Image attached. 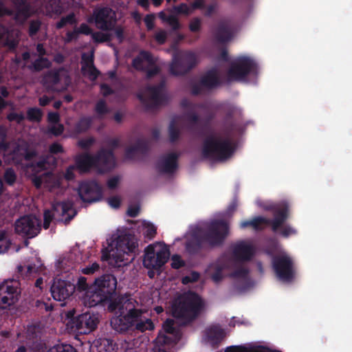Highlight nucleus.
<instances>
[{
  "label": "nucleus",
  "instance_id": "obj_25",
  "mask_svg": "<svg viewBox=\"0 0 352 352\" xmlns=\"http://www.w3.org/2000/svg\"><path fill=\"white\" fill-rule=\"evenodd\" d=\"M176 159L177 156L174 153L162 157L157 165L158 171L165 173L172 172L176 167Z\"/></svg>",
  "mask_w": 352,
  "mask_h": 352
},
{
  "label": "nucleus",
  "instance_id": "obj_13",
  "mask_svg": "<svg viewBox=\"0 0 352 352\" xmlns=\"http://www.w3.org/2000/svg\"><path fill=\"white\" fill-rule=\"evenodd\" d=\"M19 292L16 282H5L0 285V308L6 309L18 300Z\"/></svg>",
  "mask_w": 352,
  "mask_h": 352
},
{
  "label": "nucleus",
  "instance_id": "obj_4",
  "mask_svg": "<svg viewBox=\"0 0 352 352\" xmlns=\"http://www.w3.org/2000/svg\"><path fill=\"white\" fill-rule=\"evenodd\" d=\"M232 154L231 145L228 140L218 135H211L206 138L201 148V155L210 161H222Z\"/></svg>",
  "mask_w": 352,
  "mask_h": 352
},
{
  "label": "nucleus",
  "instance_id": "obj_48",
  "mask_svg": "<svg viewBox=\"0 0 352 352\" xmlns=\"http://www.w3.org/2000/svg\"><path fill=\"white\" fill-rule=\"evenodd\" d=\"M279 228H280V233L285 237H287L289 235H292L296 232L295 230L289 226H285L281 227L280 225L278 230Z\"/></svg>",
  "mask_w": 352,
  "mask_h": 352
},
{
  "label": "nucleus",
  "instance_id": "obj_62",
  "mask_svg": "<svg viewBox=\"0 0 352 352\" xmlns=\"http://www.w3.org/2000/svg\"><path fill=\"white\" fill-rule=\"evenodd\" d=\"M96 111L100 115H102L107 112V109L103 101H99L97 103L96 107Z\"/></svg>",
  "mask_w": 352,
  "mask_h": 352
},
{
  "label": "nucleus",
  "instance_id": "obj_19",
  "mask_svg": "<svg viewBox=\"0 0 352 352\" xmlns=\"http://www.w3.org/2000/svg\"><path fill=\"white\" fill-rule=\"evenodd\" d=\"M56 219L65 223L69 221L75 215V211L71 202L56 203L52 205Z\"/></svg>",
  "mask_w": 352,
  "mask_h": 352
},
{
  "label": "nucleus",
  "instance_id": "obj_53",
  "mask_svg": "<svg viewBox=\"0 0 352 352\" xmlns=\"http://www.w3.org/2000/svg\"><path fill=\"white\" fill-rule=\"evenodd\" d=\"M8 119L10 121H15L17 123L21 122L24 119V116L23 113H18L15 112H12L8 115Z\"/></svg>",
  "mask_w": 352,
  "mask_h": 352
},
{
  "label": "nucleus",
  "instance_id": "obj_30",
  "mask_svg": "<svg viewBox=\"0 0 352 352\" xmlns=\"http://www.w3.org/2000/svg\"><path fill=\"white\" fill-rule=\"evenodd\" d=\"M96 352H116L115 345L109 340L104 339L96 345Z\"/></svg>",
  "mask_w": 352,
  "mask_h": 352
},
{
  "label": "nucleus",
  "instance_id": "obj_7",
  "mask_svg": "<svg viewBox=\"0 0 352 352\" xmlns=\"http://www.w3.org/2000/svg\"><path fill=\"white\" fill-rule=\"evenodd\" d=\"M229 227L223 220H215L210 222L204 236L205 241L210 245L220 244L228 235Z\"/></svg>",
  "mask_w": 352,
  "mask_h": 352
},
{
  "label": "nucleus",
  "instance_id": "obj_51",
  "mask_svg": "<svg viewBox=\"0 0 352 352\" xmlns=\"http://www.w3.org/2000/svg\"><path fill=\"white\" fill-rule=\"evenodd\" d=\"M166 37L167 33L164 30H159L155 34V38L160 44L164 43L166 41Z\"/></svg>",
  "mask_w": 352,
  "mask_h": 352
},
{
  "label": "nucleus",
  "instance_id": "obj_18",
  "mask_svg": "<svg viewBox=\"0 0 352 352\" xmlns=\"http://www.w3.org/2000/svg\"><path fill=\"white\" fill-rule=\"evenodd\" d=\"M98 323V317L89 312L82 314L75 319L74 324L80 333L86 334L94 330Z\"/></svg>",
  "mask_w": 352,
  "mask_h": 352
},
{
  "label": "nucleus",
  "instance_id": "obj_42",
  "mask_svg": "<svg viewBox=\"0 0 352 352\" xmlns=\"http://www.w3.org/2000/svg\"><path fill=\"white\" fill-rule=\"evenodd\" d=\"M50 61L45 58H39L34 62L33 67L35 70H41L45 67H48L50 66Z\"/></svg>",
  "mask_w": 352,
  "mask_h": 352
},
{
  "label": "nucleus",
  "instance_id": "obj_28",
  "mask_svg": "<svg viewBox=\"0 0 352 352\" xmlns=\"http://www.w3.org/2000/svg\"><path fill=\"white\" fill-rule=\"evenodd\" d=\"M219 83V78L216 71L208 72L201 80V85L207 89L212 88Z\"/></svg>",
  "mask_w": 352,
  "mask_h": 352
},
{
  "label": "nucleus",
  "instance_id": "obj_21",
  "mask_svg": "<svg viewBox=\"0 0 352 352\" xmlns=\"http://www.w3.org/2000/svg\"><path fill=\"white\" fill-rule=\"evenodd\" d=\"M195 59L194 54L191 53L182 54L179 60H174L170 65V72L174 75H182L186 73L191 67L188 62Z\"/></svg>",
  "mask_w": 352,
  "mask_h": 352
},
{
  "label": "nucleus",
  "instance_id": "obj_31",
  "mask_svg": "<svg viewBox=\"0 0 352 352\" xmlns=\"http://www.w3.org/2000/svg\"><path fill=\"white\" fill-rule=\"evenodd\" d=\"M31 14L30 8L28 5H23L15 14L14 19L16 22L23 23Z\"/></svg>",
  "mask_w": 352,
  "mask_h": 352
},
{
  "label": "nucleus",
  "instance_id": "obj_16",
  "mask_svg": "<svg viewBox=\"0 0 352 352\" xmlns=\"http://www.w3.org/2000/svg\"><path fill=\"white\" fill-rule=\"evenodd\" d=\"M75 286L69 281L55 279L51 287V293L54 300L63 301L74 292Z\"/></svg>",
  "mask_w": 352,
  "mask_h": 352
},
{
  "label": "nucleus",
  "instance_id": "obj_6",
  "mask_svg": "<svg viewBox=\"0 0 352 352\" xmlns=\"http://www.w3.org/2000/svg\"><path fill=\"white\" fill-rule=\"evenodd\" d=\"M169 256L168 249L164 243L151 244L145 249L144 266L151 270L159 269L168 261Z\"/></svg>",
  "mask_w": 352,
  "mask_h": 352
},
{
  "label": "nucleus",
  "instance_id": "obj_34",
  "mask_svg": "<svg viewBox=\"0 0 352 352\" xmlns=\"http://www.w3.org/2000/svg\"><path fill=\"white\" fill-rule=\"evenodd\" d=\"M142 225L144 228L143 234L144 236L148 239H152L154 238L157 233V229L155 226L153 224L146 221H144Z\"/></svg>",
  "mask_w": 352,
  "mask_h": 352
},
{
  "label": "nucleus",
  "instance_id": "obj_29",
  "mask_svg": "<svg viewBox=\"0 0 352 352\" xmlns=\"http://www.w3.org/2000/svg\"><path fill=\"white\" fill-rule=\"evenodd\" d=\"M208 336L210 342H215L222 340L225 337V333L220 328L215 327L208 330Z\"/></svg>",
  "mask_w": 352,
  "mask_h": 352
},
{
  "label": "nucleus",
  "instance_id": "obj_24",
  "mask_svg": "<svg viewBox=\"0 0 352 352\" xmlns=\"http://www.w3.org/2000/svg\"><path fill=\"white\" fill-rule=\"evenodd\" d=\"M82 72L84 76H87L91 80L96 79L99 74V72L96 69L94 65V60L92 56H87L85 54L82 56Z\"/></svg>",
  "mask_w": 352,
  "mask_h": 352
},
{
  "label": "nucleus",
  "instance_id": "obj_23",
  "mask_svg": "<svg viewBox=\"0 0 352 352\" xmlns=\"http://www.w3.org/2000/svg\"><path fill=\"white\" fill-rule=\"evenodd\" d=\"M235 256L239 260H248L254 253V248L250 242H240L234 249Z\"/></svg>",
  "mask_w": 352,
  "mask_h": 352
},
{
  "label": "nucleus",
  "instance_id": "obj_8",
  "mask_svg": "<svg viewBox=\"0 0 352 352\" xmlns=\"http://www.w3.org/2000/svg\"><path fill=\"white\" fill-rule=\"evenodd\" d=\"M88 22L94 21L96 26L102 30H109L116 22V12L111 8L105 7L96 9L93 16L88 19Z\"/></svg>",
  "mask_w": 352,
  "mask_h": 352
},
{
  "label": "nucleus",
  "instance_id": "obj_32",
  "mask_svg": "<svg viewBox=\"0 0 352 352\" xmlns=\"http://www.w3.org/2000/svg\"><path fill=\"white\" fill-rule=\"evenodd\" d=\"M6 136V131L3 128H0V153H3L5 157H8L11 154L12 148H14L13 144L5 145L3 144Z\"/></svg>",
  "mask_w": 352,
  "mask_h": 352
},
{
  "label": "nucleus",
  "instance_id": "obj_11",
  "mask_svg": "<svg viewBox=\"0 0 352 352\" xmlns=\"http://www.w3.org/2000/svg\"><path fill=\"white\" fill-rule=\"evenodd\" d=\"M254 67V63L248 58L241 57L231 65L228 72V80H242Z\"/></svg>",
  "mask_w": 352,
  "mask_h": 352
},
{
  "label": "nucleus",
  "instance_id": "obj_3",
  "mask_svg": "<svg viewBox=\"0 0 352 352\" xmlns=\"http://www.w3.org/2000/svg\"><path fill=\"white\" fill-rule=\"evenodd\" d=\"M204 303L199 296L194 293H187L179 296L172 305L174 317L190 320L201 311Z\"/></svg>",
  "mask_w": 352,
  "mask_h": 352
},
{
  "label": "nucleus",
  "instance_id": "obj_57",
  "mask_svg": "<svg viewBox=\"0 0 352 352\" xmlns=\"http://www.w3.org/2000/svg\"><path fill=\"white\" fill-rule=\"evenodd\" d=\"M166 21L172 27L173 30H177L179 28V23L177 19L174 16H168L166 19Z\"/></svg>",
  "mask_w": 352,
  "mask_h": 352
},
{
  "label": "nucleus",
  "instance_id": "obj_54",
  "mask_svg": "<svg viewBox=\"0 0 352 352\" xmlns=\"http://www.w3.org/2000/svg\"><path fill=\"white\" fill-rule=\"evenodd\" d=\"M53 124L54 125L51 126L50 129V132L54 134L55 135H58L61 134L64 129L63 125L58 122Z\"/></svg>",
  "mask_w": 352,
  "mask_h": 352
},
{
  "label": "nucleus",
  "instance_id": "obj_59",
  "mask_svg": "<svg viewBox=\"0 0 352 352\" xmlns=\"http://www.w3.org/2000/svg\"><path fill=\"white\" fill-rule=\"evenodd\" d=\"M94 140L92 138H88L85 140H81L78 142V146L82 148H87L92 145Z\"/></svg>",
  "mask_w": 352,
  "mask_h": 352
},
{
  "label": "nucleus",
  "instance_id": "obj_50",
  "mask_svg": "<svg viewBox=\"0 0 352 352\" xmlns=\"http://www.w3.org/2000/svg\"><path fill=\"white\" fill-rule=\"evenodd\" d=\"M139 153V148L137 147L128 148L125 151V158L127 160L133 159Z\"/></svg>",
  "mask_w": 352,
  "mask_h": 352
},
{
  "label": "nucleus",
  "instance_id": "obj_5",
  "mask_svg": "<svg viewBox=\"0 0 352 352\" xmlns=\"http://www.w3.org/2000/svg\"><path fill=\"white\" fill-rule=\"evenodd\" d=\"M76 167L80 172H86L91 168L103 173L113 168L116 165L115 158L110 151L102 150L96 157L88 155L78 156L76 158Z\"/></svg>",
  "mask_w": 352,
  "mask_h": 352
},
{
  "label": "nucleus",
  "instance_id": "obj_17",
  "mask_svg": "<svg viewBox=\"0 0 352 352\" xmlns=\"http://www.w3.org/2000/svg\"><path fill=\"white\" fill-rule=\"evenodd\" d=\"M78 195L83 201L89 203L98 201L102 196L100 187L95 182H85L80 184Z\"/></svg>",
  "mask_w": 352,
  "mask_h": 352
},
{
  "label": "nucleus",
  "instance_id": "obj_36",
  "mask_svg": "<svg viewBox=\"0 0 352 352\" xmlns=\"http://www.w3.org/2000/svg\"><path fill=\"white\" fill-rule=\"evenodd\" d=\"M225 352H262V350L254 347L236 346L228 348Z\"/></svg>",
  "mask_w": 352,
  "mask_h": 352
},
{
  "label": "nucleus",
  "instance_id": "obj_43",
  "mask_svg": "<svg viewBox=\"0 0 352 352\" xmlns=\"http://www.w3.org/2000/svg\"><path fill=\"white\" fill-rule=\"evenodd\" d=\"M91 124V120L89 118L82 119L76 126V132L82 133L87 130Z\"/></svg>",
  "mask_w": 352,
  "mask_h": 352
},
{
  "label": "nucleus",
  "instance_id": "obj_44",
  "mask_svg": "<svg viewBox=\"0 0 352 352\" xmlns=\"http://www.w3.org/2000/svg\"><path fill=\"white\" fill-rule=\"evenodd\" d=\"M77 289L85 292L82 296V299L83 300V297L85 296L87 292L91 291L92 288L89 289L86 278L85 277H80L78 280Z\"/></svg>",
  "mask_w": 352,
  "mask_h": 352
},
{
  "label": "nucleus",
  "instance_id": "obj_40",
  "mask_svg": "<svg viewBox=\"0 0 352 352\" xmlns=\"http://www.w3.org/2000/svg\"><path fill=\"white\" fill-rule=\"evenodd\" d=\"M41 266V262H40V261H38L37 259L36 264V263H34L33 265L28 264L25 266L20 265V266H19L18 268L20 272H22L23 270V269L25 267L27 269V273L29 274H32L33 273L37 272L40 270Z\"/></svg>",
  "mask_w": 352,
  "mask_h": 352
},
{
  "label": "nucleus",
  "instance_id": "obj_64",
  "mask_svg": "<svg viewBox=\"0 0 352 352\" xmlns=\"http://www.w3.org/2000/svg\"><path fill=\"white\" fill-rule=\"evenodd\" d=\"M200 20L198 19H194L191 21L190 23V29L192 32L197 31L200 28Z\"/></svg>",
  "mask_w": 352,
  "mask_h": 352
},
{
  "label": "nucleus",
  "instance_id": "obj_27",
  "mask_svg": "<svg viewBox=\"0 0 352 352\" xmlns=\"http://www.w3.org/2000/svg\"><path fill=\"white\" fill-rule=\"evenodd\" d=\"M162 91V87H152L146 89L143 93L139 95L141 100L146 102L147 100L157 101Z\"/></svg>",
  "mask_w": 352,
  "mask_h": 352
},
{
  "label": "nucleus",
  "instance_id": "obj_14",
  "mask_svg": "<svg viewBox=\"0 0 352 352\" xmlns=\"http://www.w3.org/2000/svg\"><path fill=\"white\" fill-rule=\"evenodd\" d=\"M61 175H54L50 173H45L40 176L32 178V182L36 188H44L51 192H61Z\"/></svg>",
  "mask_w": 352,
  "mask_h": 352
},
{
  "label": "nucleus",
  "instance_id": "obj_55",
  "mask_svg": "<svg viewBox=\"0 0 352 352\" xmlns=\"http://www.w3.org/2000/svg\"><path fill=\"white\" fill-rule=\"evenodd\" d=\"M184 265V262L177 255H174L171 258V266L175 269H178Z\"/></svg>",
  "mask_w": 352,
  "mask_h": 352
},
{
  "label": "nucleus",
  "instance_id": "obj_58",
  "mask_svg": "<svg viewBox=\"0 0 352 352\" xmlns=\"http://www.w3.org/2000/svg\"><path fill=\"white\" fill-rule=\"evenodd\" d=\"M140 212V206L138 204L130 206L127 210V214L131 217H136Z\"/></svg>",
  "mask_w": 352,
  "mask_h": 352
},
{
  "label": "nucleus",
  "instance_id": "obj_46",
  "mask_svg": "<svg viewBox=\"0 0 352 352\" xmlns=\"http://www.w3.org/2000/svg\"><path fill=\"white\" fill-rule=\"evenodd\" d=\"M163 329L166 333H168L167 336H170L172 338L177 337L174 335V328H173V321L172 320H167L163 325Z\"/></svg>",
  "mask_w": 352,
  "mask_h": 352
},
{
  "label": "nucleus",
  "instance_id": "obj_52",
  "mask_svg": "<svg viewBox=\"0 0 352 352\" xmlns=\"http://www.w3.org/2000/svg\"><path fill=\"white\" fill-rule=\"evenodd\" d=\"M41 28V22L38 21H32L30 25L29 34L30 36L34 35Z\"/></svg>",
  "mask_w": 352,
  "mask_h": 352
},
{
  "label": "nucleus",
  "instance_id": "obj_61",
  "mask_svg": "<svg viewBox=\"0 0 352 352\" xmlns=\"http://www.w3.org/2000/svg\"><path fill=\"white\" fill-rule=\"evenodd\" d=\"M76 33L84 34L88 35L91 33V28L85 23H82L80 25V27L76 30Z\"/></svg>",
  "mask_w": 352,
  "mask_h": 352
},
{
  "label": "nucleus",
  "instance_id": "obj_12",
  "mask_svg": "<svg viewBox=\"0 0 352 352\" xmlns=\"http://www.w3.org/2000/svg\"><path fill=\"white\" fill-rule=\"evenodd\" d=\"M288 216V206L284 203L280 206V207L276 211V217L272 221L270 220L263 218V217H256L253 220H260L258 221L255 225H252V227L255 230L263 229L266 227L269 224L272 226V228L273 231L276 232L278 228L280 225L283 223Z\"/></svg>",
  "mask_w": 352,
  "mask_h": 352
},
{
  "label": "nucleus",
  "instance_id": "obj_49",
  "mask_svg": "<svg viewBox=\"0 0 352 352\" xmlns=\"http://www.w3.org/2000/svg\"><path fill=\"white\" fill-rule=\"evenodd\" d=\"M175 10L178 13H182L185 14H190L193 12L191 6H188L186 4H181L179 6L175 8Z\"/></svg>",
  "mask_w": 352,
  "mask_h": 352
},
{
  "label": "nucleus",
  "instance_id": "obj_35",
  "mask_svg": "<svg viewBox=\"0 0 352 352\" xmlns=\"http://www.w3.org/2000/svg\"><path fill=\"white\" fill-rule=\"evenodd\" d=\"M181 120L173 121L169 127V135L171 141L175 140L179 135V127L181 125Z\"/></svg>",
  "mask_w": 352,
  "mask_h": 352
},
{
  "label": "nucleus",
  "instance_id": "obj_56",
  "mask_svg": "<svg viewBox=\"0 0 352 352\" xmlns=\"http://www.w3.org/2000/svg\"><path fill=\"white\" fill-rule=\"evenodd\" d=\"M4 178L6 182L12 184L16 179V175L12 170L8 169L5 173Z\"/></svg>",
  "mask_w": 352,
  "mask_h": 352
},
{
  "label": "nucleus",
  "instance_id": "obj_60",
  "mask_svg": "<svg viewBox=\"0 0 352 352\" xmlns=\"http://www.w3.org/2000/svg\"><path fill=\"white\" fill-rule=\"evenodd\" d=\"M155 16L153 14H148L145 16L144 21L148 30H151L154 27Z\"/></svg>",
  "mask_w": 352,
  "mask_h": 352
},
{
  "label": "nucleus",
  "instance_id": "obj_1",
  "mask_svg": "<svg viewBox=\"0 0 352 352\" xmlns=\"http://www.w3.org/2000/svg\"><path fill=\"white\" fill-rule=\"evenodd\" d=\"M117 287L116 278L110 274L96 278L91 291L87 292L83 303L87 307H94L99 303L107 302L109 311L118 309L119 315L111 320V325L118 332H125L132 328L144 332L154 329L153 321L144 317L146 310L133 298H122L118 301L109 302Z\"/></svg>",
  "mask_w": 352,
  "mask_h": 352
},
{
  "label": "nucleus",
  "instance_id": "obj_33",
  "mask_svg": "<svg viewBox=\"0 0 352 352\" xmlns=\"http://www.w3.org/2000/svg\"><path fill=\"white\" fill-rule=\"evenodd\" d=\"M10 244L11 241L7 232L0 230V254L6 252Z\"/></svg>",
  "mask_w": 352,
  "mask_h": 352
},
{
  "label": "nucleus",
  "instance_id": "obj_15",
  "mask_svg": "<svg viewBox=\"0 0 352 352\" xmlns=\"http://www.w3.org/2000/svg\"><path fill=\"white\" fill-rule=\"evenodd\" d=\"M273 266L280 280L287 281L292 278L294 274L292 263L287 255L282 254L276 257L273 261Z\"/></svg>",
  "mask_w": 352,
  "mask_h": 352
},
{
  "label": "nucleus",
  "instance_id": "obj_20",
  "mask_svg": "<svg viewBox=\"0 0 352 352\" xmlns=\"http://www.w3.org/2000/svg\"><path fill=\"white\" fill-rule=\"evenodd\" d=\"M20 32L15 28L6 29L0 25V45L14 48L18 43Z\"/></svg>",
  "mask_w": 352,
  "mask_h": 352
},
{
  "label": "nucleus",
  "instance_id": "obj_22",
  "mask_svg": "<svg viewBox=\"0 0 352 352\" xmlns=\"http://www.w3.org/2000/svg\"><path fill=\"white\" fill-rule=\"evenodd\" d=\"M178 340L179 337L172 338L170 336L160 334L154 341L153 352H168Z\"/></svg>",
  "mask_w": 352,
  "mask_h": 352
},
{
  "label": "nucleus",
  "instance_id": "obj_41",
  "mask_svg": "<svg viewBox=\"0 0 352 352\" xmlns=\"http://www.w3.org/2000/svg\"><path fill=\"white\" fill-rule=\"evenodd\" d=\"M53 219H56L55 216V212L52 210H45L44 212V223L43 227L45 229H47Z\"/></svg>",
  "mask_w": 352,
  "mask_h": 352
},
{
  "label": "nucleus",
  "instance_id": "obj_37",
  "mask_svg": "<svg viewBox=\"0 0 352 352\" xmlns=\"http://www.w3.org/2000/svg\"><path fill=\"white\" fill-rule=\"evenodd\" d=\"M28 118L30 121L38 122L42 117L41 111L37 108L30 109L27 113Z\"/></svg>",
  "mask_w": 352,
  "mask_h": 352
},
{
  "label": "nucleus",
  "instance_id": "obj_39",
  "mask_svg": "<svg viewBox=\"0 0 352 352\" xmlns=\"http://www.w3.org/2000/svg\"><path fill=\"white\" fill-rule=\"evenodd\" d=\"M92 39L96 43H102L111 39V35L109 33L94 32L91 34Z\"/></svg>",
  "mask_w": 352,
  "mask_h": 352
},
{
  "label": "nucleus",
  "instance_id": "obj_47",
  "mask_svg": "<svg viewBox=\"0 0 352 352\" xmlns=\"http://www.w3.org/2000/svg\"><path fill=\"white\" fill-rule=\"evenodd\" d=\"M99 268V265L97 263H94L91 265L82 268L81 272L84 274H91L98 271Z\"/></svg>",
  "mask_w": 352,
  "mask_h": 352
},
{
  "label": "nucleus",
  "instance_id": "obj_26",
  "mask_svg": "<svg viewBox=\"0 0 352 352\" xmlns=\"http://www.w3.org/2000/svg\"><path fill=\"white\" fill-rule=\"evenodd\" d=\"M154 63L151 55L146 52H141L139 56L133 60L134 67L138 69H145L152 66Z\"/></svg>",
  "mask_w": 352,
  "mask_h": 352
},
{
  "label": "nucleus",
  "instance_id": "obj_45",
  "mask_svg": "<svg viewBox=\"0 0 352 352\" xmlns=\"http://www.w3.org/2000/svg\"><path fill=\"white\" fill-rule=\"evenodd\" d=\"M74 23H75V16L74 14H69L67 16L62 18L56 24V26L58 28H61L67 24H72Z\"/></svg>",
  "mask_w": 352,
  "mask_h": 352
},
{
  "label": "nucleus",
  "instance_id": "obj_63",
  "mask_svg": "<svg viewBox=\"0 0 352 352\" xmlns=\"http://www.w3.org/2000/svg\"><path fill=\"white\" fill-rule=\"evenodd\" d=\"M199 278V274L197 273L193 272L191 276H185L182 278V283L184 284L188 283L190 282L196 281Z\"/></svg>",
  "mask_w": 352,
  "mask_h": 352
},
{
  "label": "nucleus",
  "instance_id": "obj_38",
  "mask_svg": "<svg viewBox=\"0 0 352 352\" xmlns=\"http://www.w3.org/2000/svg\"><path fill=\"white\" fill-rule=\"evenodd\" d=\"M47 352H76L74 349L69 344H57Z\"/></svg>",
  "mask_w": 352,
  "mask_h": 352
},
{
  "label": "nucleus",
  "instance_id": "obj_9",
  "mask_svg": "<svg viewBox=\"0 0 352 352\" xmlns=\"http://www.w3.org/2000/svg\"><path fill=\"white\" fill-rule=\"evenodd\" d=\"M16 233L23 236L34 237L40 231L39 220L34 216H23L17 219L14 224Z\"/></svg>",
  "mask_w": 352,
  "mask_h": 352
},
{
  "label": "nucleus",
  "instance_id": "obj_2",
  "mask_svg": "<svg viewBox=\"0 0 352 352\" xmlns=\"http://www.w3.org/2000/svg\"><path fill=\"white\" fill-rule=\"evenodd\" d=\"M138 249V241L134 235L122 234L115 239L108 248L102 251V260L109 261L111 265L120 266L129 260L131 254Z\"/></svg>",
  "mask_w": 352,
  "mask_h": 352
},
{
  "label": "nucleus",
  "instance_id": "obj_10",
  "mask_svg": "<svg viewBox=\"0 0 352 352\" xmlns=\"http://www.w3.org/2000/svg\"><path fill=\"white\" fill-rule=\"evenodd\" d=\"M70 83L68 72L64 69L52 72L43 78V84L56 91H63L67 89Z\"/></svg>",
  "mask_w": 352,
  "mask_h": 352
}]
</instances>
